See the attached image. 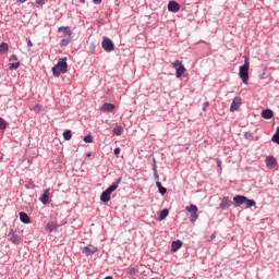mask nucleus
<instances>
[{
    "mask_svg": "<svg viewBox=\"0 0 279 279\" xmlns=\"http://www.w3.org/2000/svg\"><path fill=\"white\" fill-rule=\"evenodd\" d=\"M122 180V177L118 178L107 190H105L100 195V202L108 204V202H110V195H112V193L119 189Z\"/></svg>",
    "mask_w": 279,
    "mask_h": 279,
    "instance_id": "f257e3e1",
    "label": "nucleus"
},
{
    "mask_svg": "<svg viewBox=\"0 0 279 279\" xmlns=\"http://www.w3.org/2000/svg\"><path fill=\"white\" fill-rule=\"evenodd\" d=\"M68 69H69V64L66 63V58H62L52 68V75H54V77H60L62 73H66Z\"/></svg>",
    "mask_w": 279,
    "mask_h": 279,
    "instance_id": "f03ea898",
    "label": "nucleus"
},
{
    "mask_svg": "<svg viewBox=\"0 0 279 279\" xmlns=\"http://www.w3.org/2000/svg\"><path fill=\"white\" fill-rule=\"evenodd\" d=\"M239 75L243 84L250 82V58L245 57L244 64L240 66Z\"/></svg>",
    "mask_w": 279,
    "mask_h": 279,
    "instance_id": "7ed1b4c3",
    "label": "nucleus"
},
{
    "mask_svg": "<svg viewBox=\"0 0 279 279\" xmlns=\"http://www.w3.org/2000/svg\"><path fill=\"white\" fill-rule=\"evenodd\" d=\"M233 202L235 207L245 205L246 208H252V206H256V202L254 199H250L244 195H236L233 197Z\"/></svg>",
    "mask_w": 279,
    "mask_h": 279,
    "instance_id": "20e7f679",
    "label": "nucleus"
},
{
    "mask_svg": "<svg viewBox=\"0 0 279 279\" xmlns=\"http://www.w3.org/2000/svg\"><path fill=\"white\" fill-rule=\"evenodd\" d=\"M185 210H187V213L191 214L190 221L192 223H195L197 221V219H199V215H197V210H198L197 205L192 204L190 206H186Z\"/></svg>",
    "mask_w": 279,
    "mask_h": 279,
    "instance_id": "39448f33",
    "label": "nucleus"
},
{
    "mask_svg": "<svg viewBox=\"0 0 279 279\" xmlns=\"http://www.w3.org/2000/svg\"><path fill=\"white\" fill-rule=\"evenodd\" d=\"M101 47L107 53L114 51V43L109 37H102Z\"/></svg>",
    "mask_w": 279,
    "mask_h": 279,
    "instance_id": "423d86ee",
    "label": "nucleus"
},
{
    "mask_svg": "<svg viewBox=\"0 0 279 279\" xmlns=\"http://www.w3.org/2000/svg\"><path fill=\"white\" fill-rule=\"evenodd\" d=\"M8 236L9 241H11V243H13L14 245H19V243H21V236L16 234V231H14V229L10 230Z\"/></svg>",
    "mask_w": 279,
    "mask_h": 279,
    "instance_id": "0eeeda50",
    "label": "nucleus"
},
{
    "mask_svg": "<svg viewBox=\"0 0 279 279\" xmlns=\"http://www.w3.org/2000/svg\"><path fill=\"white\" fill-rule=\"evenodd\" d=\"M99 252V248L97 246H84L82 247V254L85 256H93V254H97Z\"/></svg>",
    "mask_w": 279,
    "mask_h": 279,
    "instance_id": "6e6552de",
    "label": "nucleus"
},
{
    "mask_svg": "<svg viewBox=\"0 0 279 279\" xmlns=\"http://www.w3.org/2000/svg\"><path fill=\"white\" fill-rule=\"evenodd\" d=\"M239 108H241V97L236 96L231 102L230 111L235 112Z\"/></svg>",
    "mask_w": 279,
    "mask_h": 279,
    "instance_id": "1a4fd4ad",
    "label": "nucleus"
},
{
    "mask_svg": "<svg viewBox=\"0 0 279 279\" xmlns=\"http://www.w3.org/2000/svg\"><path fill=\"white\" fill-rule=\"evenodd\" d=\"M219 206L221 210H228L230 206H232V201L230 199V197L225 196Z\"/></svg>",
    "mask_w": 279,
    "mask_h": 279,
    "instance_id": "9d476101",
    "label": "nucleus"
},
{
    "mask_svg": "<svg viewBox=\"0 0 279 279\" xmlns=\"http://www.w3.org/2000/svg\"><path fill=\"white\" fill-rule=\"evenodd\" d=\"M58 33L64 34L65 36H68V38H71V36H73V31H71V27L69 26H60L58 28Z\"/></svg>",
    "mask_w": 279,
    "mask_h": 279,
    "instance_id": "9b49d317",
    "label": "nucleus"
},
{
    "mask_svg": "<svg viewBox=\"0 0 279 279\" xmlns=\"http://www.w3.org/2000/svg\"><path fill=\"white\" fill-rule=\"evenodd\" d=\"M168 10L169 12H180V3L175 1H170L168 3Z\"/></svg>",
    "mask_w": 279,
    "mask_h": 279,
    "instance_id": "f8f14e48",
    "label": "nucleus"
},
{
    "mask_svg": "<svg viewBox=\"0 0 279 279\" xmlns=\"http://www.w3.org/2000/svg\"><path fill=\"white\" fill-rule=\"evenodd\" d=\"M49 195H51L50 192H49V190H46V191L40 195L39 202H41V204H45V205L49 204Z\"/></svg>",
    "mask_w": 279,
    "mask_h": 279,
    "instance_id": "ddd939ff",
    "label": "nucleus"
},
{
    "mask_svg": "<svg viewBox=\"0 0 279 279\" xmlns=\"http://www.w3.org/2000/svg\"><path fill=\"white\" fill-rule=\"evenodd\" d=\"M100 110L101 112H112V110H114V104L105 102L101 106Z\"/></svg>",
    "mask_w": 279,
    "mask_h": 279,
    "instance_id": "4468645a",
    "label": "nucleus"
},
{
    "mask_svg": "<svg viewBox=\"0 0 279 279\" xmlns=\"http://www.w3.org/2000/svg\"><path fill=\"white\" fill-rule=\"evenodd\" d=\"M276 158L274 156H268L266 158V166L269 168V169H274V167H276Z\"/></svg>",
    "mask_w": 279,
    "mask_h": 279,
    "instance_id": "2eb2a0df",
    "label": "nucleus"
},
{
    "mask_svg": "<svg viewBox=\"0 0 279 279\" xmlns=\"http://www.w3.org/2000/svg\"><path fill=\"white\" fill-rule=\"evenodd\" d=\"M20 221H22V223H32V219L29 218V216L24 213V211H21L20 213Z\"/></svg>",
    "mask_w": 279,
    "mask_h": 279,
    "instance_id": "dca6fc26",
    "label": "nucleus"
},
{
    "mask_svg": "<svg viewBox=\"0 0 279 279\" xmlns=\"http://www.w3.org/2000/svg\"><path fill=\"white\" fill-rule=\"evenodd\" d=\"M263 119H271L274 117V110L271 109H264L262 111Z\"/></svg>",
    "mask_w": 279,
    "mask_h": 279,
    "instance_id": "f3484780",
    "label": "nucleus"
},
{
    "mask_svg": "<svg viewBox=\"0 0 279 279\" xmlns=\"http://www.w3.org/2000/svg\"><path fill=\"white\" fill-rule=\"evenodd\" d=\"M58 228H60V226H58V222H48L46 226V230H48V232H53V230H58Z\"/></svg>",
    "mask_w": 279,
    "mask_h": 279,
    "instance_id": "a211bd4d",
    "label": "nucleus"
},
{
    "mask_svg": "<svg viewBox=\"0 0 279 279\" xmlns=\"http://www.w3.org/2000/svg\"><path fill=\"white\" fill-rule=\"evenodd\" d=\"M153 171H154V178L157 180V182H160V175L158 174V167L156 166V159H153Z\"/></svg>",
    "mask_w": 279,
    "mask_h": 279,
    "instance_id": "6ab92c4d",
    "label": "nucleus"
},
{
    "mask_svg": "<svg viewBox=\"0 0 279 279\" xmlns=\"http://www.w3.org/2000/svg\"><path fill=\"white\" fill-rule=\"evenodd\" d=\"M180 247H182V241H180V240L173 241L171 244V252H178V250H180Z\"/></svg>",
    "mask_w": 279,
    "mask_h": 279,
    "instance_id": "aec40b11",
    "label": "nucleus"
},
{
    "mask_svg": "<svg viewBox=\"0 0 279 279\" xmlns=\"http://www.w3.org/2000/svg\"><path fill=\"white\" fill-rule=\"evenodd\" d=\"M156 186L160 195H167V187L162 186V183L160 181H156Z\"/></svg>",
    "mask_w": 279,
    "mask_h": 279,
    "instance_id": "412c9836",
    "label": "nucleus"
},
{
    "mask_svg": "<svg viewBox=\"0 0 279 279\" xmlns=\"http://www.w3.org/2000/svg\"><path fill=\"white\" fill-rule=\"evenodd\" d=\"M169 217V209H162L159 214V221H163V219H167Z\"/></svg>",
    "mask_w": 279,
    "mask_h": 279,
    "instance_id": "4be33fe9",
    "label": "nucleus"
},
{
    "mask_svg": "<svg viewBox=\"0 0 279 279\" xmlns=\"http://www.w3.org/2000/svg\"><path fill=\"white\" fill-rule=\"evenodd\" d=\"M186 72V68L184 65H180V69L177 70L175 77L180 78Z\"/></svg>",
    "mask_w": 279,
    "mask_h": 279,
    "instance_id": "5701e85b",
    "label": "nucleus"
},
{
    "mask_svg": "<svg viewBox=\"0 0 279 279\" xmlns=\"http://www.w3.org/2000/svg\"><path fill=\"white\" fill-rule=\"evenodd\" d=\"M114 136H121V134H123V126H116L112 130Z\"/></svg>",
    "mask_w": 279,
    "mask_h": 279,
    "instance_id": "b1692460",
    "label": "nucleus"
},
{
    "mask_svg": "<svg viewBox=\"0 0 279 279\" xmlns=\"http://www.w3.org/2000/svg\"><path fill=\"white\" fill-rule=\"evenodd\" d=\"M63 138L64 141H71V138H73V133L71 132V130H66L65 132H63Z\"/></svg>",
    "mask_w": 279,
    "mask_h": 279,
    "instance_id": "393cba45",
    "label": "nucleus"
},
{
    "mask_svg": "<svg viewBox=\"0 0 279 279\" xmlns=\"http://www.w3.org/2000/svg\"><path fill=\"white\" fill-rule=\"evenodd\" d=\"M71 44V37L61 39L60 41V47H69V45Z\"/></svg>",
    "mask_w": 279,
    "mask_h": 279,
    "instance_id": "a878e982",
    "label": "nucleus"
},
{
    "mask_svg": "<svg viewBox=\"0 0 279 279\" xmlns=\"http://www.w3.org/2000/svg\"><path fill=\"white\" fill-rule=\"evenodd\" d=\"M271 141L272 143H277V145H279V126H277L276 133L272 135Z\"/></svg>",
    "mask_w": 279,
    "mask_h": 279,
    "instance_id": "bb28decb",
    "label": "nucleus"
},
{
    "mask_svg": "<svg viewBox=\"0 0 279 279\" xmlns=\"http://www.w3.org/2000/svg\"><path fill=\"white\" fill-rule=\"evenodd\" d=\"M183 65L184 64L180 60H175L174 62H172V69H175V71H178L180 66H183Z\"/></svg>",
    "mask_w": 279,
    "mask_h": 279,
    "instance_id": "cd10ccee",
    "label": "nucleus"
},
{
    "mask_svg": "<svg viewBox=\"0 0 279 279\" xmlns=\"http://www.w3.org/2000/svg\"><path fill=\"white\" fill-rule=\"evenodd\" d=\"M8 49H9L8 44H7V43H2V44L0 45V54L5 53V51H8Z\"/></svg>",
    "mask_w": 279,
    "mask_h": 279,
    "instance_id": "c85d7f7f",
    "label": "nucleus"
},
{
    "mask_svg": "<svg viewBox=\"0 0 279 279\" xmlns=\"http://www.w3.org/2000/svg\"><path fill=\"white\" fill-rule=\"evenodd\" d=\"M21 66V62H15V63H9V69L10 71H16Z\"/></svg>",
    "mask_w": 279,
    "mask_h": 279,
    "instance_id": "c756f323",
    "label": "nucleus"
},
{
    "mask_svg": "<svg viewBox=\"0 0 279 279\" xmlns=\"http://www.w3.org/2000/svg\"><path fill=\"white\" fill-rule=\"evenodd\" d=\"M8 128V121L5 119L0 118V130H5Z\"/></svg>",
    "mask_w": 279,
    "mask_h": 279,
    "instance_id": "7c9ffc66",
    "label": "nucleus"
},
{
    "mask_svg": "<svg viewBox=\"0 0 279 279\" xmlns=\"http://www.w3.org/2000/svg\"><path fill=\"white\" fill-rule=\"evenodd\" d=\"M33 110H34V112L39 114V112H43V106L41 105H35Z\"/></svg>",
    "mask_w": 279,
    "mask_h": 279,
    "instance_id": "2f4dec72",
    "label": "nucleus"
},
{
    "mask_svg": "<svg viewBox=\"0 0 279 279\" xmlns=\"http://www.w3.org/2000/svg\"><path fill=\"white\" fill-rule=\"evenodd\" d=\"M83 141L84 143H93V135H85Z\"/></svg>",
    "mask_w": 279,
    "mask_h": 279,
    "instance_id": "473e14b6",
    "label": "nucleus"
},
{
    "mask_svg": "<svg viewBox=\"0 0 279 279\" xmlns=\"http://www.w3.org/2000/svg\"><path fill=\"white\" fill-rule=\"evenodd\" d=\"M12 61L19 62V57H16V54H12V56L10 57V62H12Z\"/></svg>",
    "mask_w": 279,
    "mask_h": 279,
    "instance_id": "72a5a7b5",
    "label": "nucleus"
},
{
    "mask_svg": "<svg viewBox=\"0 0 279 279\" xmlns=\"http://www.w3.org/2000/svg\"><path fill=\"white\" fill-rule=\"evenodd\" d=\"M137 271H138V270H137L136 268H130V269H129V274H130L131 276L136 275Z\"/></svg>",
    "mask_w": 279,
    "mask_h": 279,
    "instance_id": "f704fd0d",
    "label": "nucleus"
},
{
    "mask_svg": "<svg viewBox=\"0 0 279 279\" xmlns=\"http://www.w3.org/2000/svg\"><path fill=\"white\" fill-rule=\"evenodd\" d=\"M208 106H210V102H208V101L204 102V105H203V111L204 112H206Z\"/></svg>",
    "mask_w": 279,
    "mask_h": 279,
    "instance_id": "c9c22d12",
    "label": "nucleus"
},
{
    "mask_svg": "<svg viewBox=\"0 0 279 279\" xmlns=\"http://www.w3.org/2000/svg\"><path fill=\"white\" fill-rule=\"evenodd\" d=\"M113 154L116 156H119V154H121V148H119V147L114 148Z\"/></svg>",
    "mask_w": 279,
    "mask_h": 279,
    "instance_id": "e433bc0d",
    "label": "nucleus"
},
{
    "mask_svg": "<svg viewBox=\"0 0 279 279\" xmlns=\"http://www.w3.org/2000/svg\"><path fill=\"white\" fill-rule=\"evenodd\" d=\"M47 0H36L37 5H45Z\"/></svg>",
    "mask_w": 279,
    "mask_h": 279,
    "instance_id": "4c0bfd02",
    "label": "nucleus"
},
{
    "mask_svg": "<svg viewBox=\"0 0 279 279\" xmlns=\"http://www.w3.org/2000/svg\"><path fill=\"white\" fill-rule=\"evenodd\" d=\"M27 47H28V49H32V47H34V44H32V40H29V39L27 41Z\"/></svg>",
    "mask_w": 279,
    "mask_h": 279,
    "instance_id": "58836bf2",
    "label": "nucleus"
},
{
    "mask_svg": "<svg viewBox=\"0 0 279 279\" xmlns=\"http://www.w3.org/2000/svg\"><path fill=\"white\" fill-rule=\"evenodd\" d=\"M102 0H93V3H95V5H100Z\"/></svg>",
    "mask_w": 279,
    "mask_h": 279,
    "instance_id": "ea45409f",
    "label": "nucleus"
},
{
    "mask_svg": "<svg viewBox=\"0 0 279 279\" xmlns=\"http://www.w3.org/2000/svg\"><path fill=\"white\" fill-rule=\"evenodd\" d=\"M214 239H217V233H213V234L210 235V240L213 241Z\"/></svg>",
    "mask_w": 279,
    "mask_h": 279,
    "instance_id": "a19ab883",
    "label": "nucleus"
},
{
    "mask_svg": "<svg viewBox=\"0 0 279 279\" xmlns=\"http://www.w3.org/2000/svg\"><path fill=\"white\" fill-rule=\"evenodd\" d=\"M217 166L221 167V161L219 159H217Z\"/></svg>",
    "mask_w": 279,
    "mask_h": 279,
    "instance_id": "79ce46f5",
    "label": "nucleus"
},
{
    "mask_svg": "<svg viewBox=\"0 0 279 279\" xmlns=\"http://www.w3.org/2000/svg\"><path fill=\"white\" fill-rule=\"evenodd\" d=\"M19 3H25L27 0H17Z\"/></svg>",
    "mask_w": 279,
    "mask_h": 279,
    "instance_id": "37998d69",
    "label": "nucleus"
},
{
    "mask_svg": "<svg viewBox=\"0 0 279 279\" xmlns=\"http://www.w3.org/2000/svg\"><path fill=\"white\" fill-rule=\"evenodd\" d=\"M105 279H114L112 276H107Z\"/></svg>",
    "mask_w": 279,
    "mask_h": 279,
    "instance_id": "c03bdc74",
    "label": "nucleus"
},
{
    "mask_svg": "<svg viewBox=\"0 0 279 279\" xmlns=\"http://www.w3.org/2000/svg\"><path fill=\"white\" fill-rule=\"evenodd\" d=\"M80 3H86V0H78Z\"/></svg>",
    "mask_w": 279,
    "mask_h": 279,
    "instance_id": "a18cd8bd",
    "label": "nucleus"
},
{
    "mask_svg": "<svg viewBox=\"0 0 279 279\" xmlns=\"http://www.w3.org/2000/svg\"><path fill=\"white\" fill-rule=\"evenodd\" d=\"M86 156H87V158H90L92 154H90V153H87Z\"/></svg>",
    "mask_w": 279,
    "mask_h": 279,
    "instance_id": "49530a36",
    "label": "nucleus"
},
{
    "mask_svg": "<svg viewBox=\"0 0 279 279\" xmlns=\"http://www.w3.org/2000/svg\"><path fill=\"white\" fill-rule=\"evenodd\" d=\"M93 49H95V45H93Z\"/></svg>",
    "mask_w": 279,
    "mask_h": 279,
    "instance_id": "de8ad7c7",
    "label": "nucleus"
}]
</instances>
